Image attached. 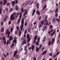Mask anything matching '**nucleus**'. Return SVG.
Listing matches in <instances>:
<instances>
[{"label":"nucleus","mask_w":60,"mask_h":60,"mask_svg":"<svg viewBox=\"0 0 60 60\" xmlns=\"http://www.w3.org/2000/svg\"><path fill=\"white\" fill-rule=\"evenodd\" d=\"M21 23L22 24L21 25L20 28L21 31H22V30H23V26H24V18L22 19Z\"/></svg>","instance_id":"nucleus-1"},{"label":"nucleus","mask_w":60,"mask_h":60,"mask_svg":"<svg viewBox=\"0 0 60 60\" xmlns=\"http://www.w3.org/2000/svg\"><path fill=\"white\" fill-rule=\"evenodd\" d=\"M27 41L28 43L30 41V38L29 37V34H27Z\"/></svg>","instance_id":"nucleus-2"},{"label":"nucleus","mask_w":60,"mask_h":60,"mask_svg":"<svg viewBox=\"0 0 60 60\" xmlns=\"http://www.w3.org/2000/svg\"><path fill=\"white\" fill-rule=\"evenodd\" d=\"M14 19V17L13 15L12 14L10 17V19L11 20H13Z\"/></svg>","instance_id":"nucleus-3"},{"label":"nucleus","mask_w":60,"mask_h":60,"mask_svg":"<svg viewBox=\"0 0 60 60\" xmlns=\"http://www.w3.org/2000/svg\"><path fill=\"white\" fill-rule=\"evenodd\" d=\"M19 13H18L17 14L15 12H14L13 13V15L15 17L16 16L17 17L19 15Z\"/></svg>","instance_id":"nucleus-4"},{"label":"nucleus","mask_w":60,"mask_h":60,"mask_svg":"<svg viewBox=\"0 0 60 60\" xmlns=\"http://www.w3.org/2000/svg\"><path fill=\"white\" fill-rule=\"evenodd\" d=\"M17 53V51H15L14 53V57H15V55H16V54Z\"/></svg>","instance_id":"nucleus-5"},{"label":"nucleus","mask_w":60,"mask_h":60,"mask_svg":"<svg viewBox=\"0 0 60 60\" xmlns=\"http://www.w3.org/2000/svg\"><path fill=\"white\" fill-rule=\"evenodd\" d=\"M47 51L46 50L44 51L43 53H42V54L43 55H45Z\"/></svg>","instance_id":"nucleus-6"},{"label":"nucleus","mask_w":60,"mask_h":60,"mask_svg":"<svg viewBox=\"0 0 60 60\" xmlns=\"http://www.w3.org/2000/svg\"><path fill=\"white\" fill-rule=\"evenodd\" d=\"M7 0H4V3L3 4V5H5L7 3Z\"/></svg>","instance_id":"nucleus-7"},{"label":"nucleus","mask_w":60,"mask_h":60,"mask_svg":"<svg viewBox=\"0 0 60 60\" xmlns=\"http://www.w3.org/2000/svg\"><path fill=\"white\" fill-rule=\"evenodd\" d=\"M13 38L12 36H10L9 38V40L10 41H11V40H13Z\"/></svg>","instance_id":"nucleus-8"},{"label":"nucleus","mask_w":60,"mask_h":60,"mask_svg":"<svg viewBox=\"0 0 60 60\" xmlns=\"http://www.w3.org/2000/svg\"><path fill=\"white\" fill-rule=\"evenodd\" d=\"M23 40L24 42L23 41L22 42V44H23V45H24V44L25 43L26 44V40H25V39H23Z\"/></svg>","instance_id":"nucleus-9"},{"label":"nucleus","mask_w":60,"mask_h":60,"mask_svg":"<svg viewBox=\"0 0 60 60\" xmlns=\"http://www.w3.org/2000/svg\"><path fill=\"white\" fill-rule=\"evenodd\" d=\"M37 39V35H36L35 36L34 38V40L36 41Z\"/></svg>","instance_id":"nucleus-10"},{"label":"nucleus","mask_w":60,"mask_h":60,"mask_svg":"<svg viewBox=\"0 0 60 60\" xmlns=\"http://www.w3.org/2000/svg\"><path fill=\"white\" fill-rule=\"evenodd\" d=\"M15 1L12 2L11 3L12 4V5L13 6H14L15 5Z\"/></svg>","instance_id":"nucleus-11"},{"label":"nucleus","mask_w":60,"mask_h":60,"mask_svg":"<svg viewBox=\"0 0 60 60\" xmlns=\"http://www.w3.org/2000/svg\"><path fill=\"white\" fill-rule=\"evenodd\" d=\"M46 5H45L43 7V8L42 9V11H43V10L45 9V8L46 7Z\"/></svg>","instance_id":"nucleus-12"},{"label":"nucleus","mask_w":60,"mask_h":60,"mask_svg":"<svg viewBox=\"0 0 60 60\" xmlns=\"http://www.w3.org/2000/svg\"><path fill=\"white\" fill-rule=\"evenodd\" d=\"M15 58L16 59H18L19 57V55H15Z\"/></svg>","instance_id":"nucleus-13"},{"label":"nucleus","mask_w":60,"mask_h":60,"mask_svg":"<svg viewBox=\"0 0 60 60\" xmlns=\"http://www.w3.org/2000/svg\"><path fill=\"white\" fill-rule=\"evenodd\" d=\"M35 12V9H34L33 11V13L32 14V15H34V13Z\"/></svg>","instance_id":"nucleus-14"},{"label":"nucleus","mask_w":60,"mask_h":60,"mask_svg":"<svg viewBox=\"0 0 60 60\" xmlns=\"http://www.w3.org/2000/svg\"><path fill=\"white\" fill-rule=\"evenodd\" d=\"M34 45H32L31 47V49L32 51H33V50H34Z\"/></svg>","instance_id":"nucleus-15"},{"label":"nucleus","mask_w":60,"mask_h":60,"mask_svg":"<svg viewBox=\"0 0 60 60\" xmlns=\"http://www.w3.org/2000/svg\"><path fill=\"white\" fill-rule=\"evenodd\" d=\"M39 48L38 47H37L36 48V51L37 52H38V51H39Z\"/></svg>","instance_id":"nucleus-16"},{"label":"nucleus","mask_w":60,"mask_h":60,"mask_svg":"<svg viewBox=\"0 0 60 60\" xmlns=\"http://www.w3.org/2000/svg\"><path fill=\"white\" fill-rule=\"evenodd\" d=\"M52 44H53L55 40V39L54 38L52 39Z\"/></svg>","instance_id":"nucleus-17"},{"label":"nucleus","mask_w":60,"mask_h":60,"mask_svg":"<svg viewBox=\"0 0 60 60\" xmlns=\"http://www.w3.org/2000/svg\"><path fill=\"white\" fill-rule=\"evenodd\" d=\"M39 5L38 3H37V8L38 9L39 8Z\"/></svg>","instance_id":"nucleus-18"},{"label":"nucleus","mask_w":60,"mask_h":60,"mask_svg":"<svg viewBox=\"0 0 60 60\" xmlns=\"http://www.w3.org/2000/svg\"><path fill=\"white\" fill-rule=\"evenodd\" d=\"M6 33H7L8 35H10L11 34V32L10 31H8L6 32Z\"/></svg>","instance_id":"nucleus-19"},{"label":"nucleus","mask_w":60,"mask_h":60,"mask_svg":"<svg viewBox=\"0 0 60 60\" xmlns=\"http://www.w3.org/2000/svg\"><path fill=\"white\" fill-rule=\"evenodd\" d=\"M55 31H54L52 33V34H50V35H51V36H52L55 33Z\"/></svg>","instance_id":"nucleus-20"},{"label":"nucleus","mask_w":60,"mask_h":60,"mask_svg":"<svg viewBox=\"0 0 60 60\" xmlns=\"http://www.w3.org/2000/svg\"><path fill=\"white\" fill-rule=\"evenodd\" d=\"M37 13V14L39 15L40 14V12L38 11H36Z\"/></svg>","instance_id":"nucleus-21"},{"label":"nucleus","mask_w":60,"mask_h":60,"mask_svg":"<svg viewBox=\"0 0 60 60\" xmlns=\"http://www.w3.org/2000/svg\"><path fill=\"white\" fill-rule=\"evenodd\" d=\"M18 6L17 5H16L15 7V9L16 10H18Z\"/></svg>","instance_id":"nucleus-22"},{"label":"nucleus","mask_w":60,"mask_h":60,"mask_svg":"<svg viewBox=\"0 0 60 60\" xmlns=\"http://www.w3.org/2000/svg\"><path fill=\"white\" fill-rule=\"evenodd\" d=\"M16 28L18 30V31H19V27L18 26H16Z\"/></svg>","instance_id":"nucleus-23"},{"label":"nucleus","mask_w":60,"mask_h":60,"mask_svg":"<svg viewBox=\"0 0 60 60\" xmlns=\"http://www.w3.org/2000/svg\"><path fill=\"white\" fill-rule=\"evenodd\" d=\"M15 42V44H16L17 43V40H14L13 41V42Z\"/></svg>","instance_id":"nucleus-24"},{"label":"nucleus","mask_w":60,"mask_h":60,"mask_svg":"<svg viewBox=\"0 0 60 60\" xmlns=\"http://www.w3.org/2000/svg\"><path fill=\"white\" fill-rule=\"evenodd\" d=\"M53 30H51L50 32L49 31V34H50V33H51V32H53Z\"/></svg>","instance_id":"nucleus-25"},{"label":"nucleus","mask_w":60,"mask_h":60,"mask_svg":"<svg viewBox=\"0 0 60 60\" xmlns=\"http://www.w3.org/2000/svg\"><path fill=\"white\" fill-rule=\"evenodd\" d=\"M35 45H39V44L37 41H36L35 43Z\"/></svg>","instance_id":"nucleus-26"},{"label":"nucleus","mask_w":60,"mask_h":60,"mask_svg":"<svg viewBox=\"0 0 60 60\" xmlns=\"http://www.w3.org/2000/svg\"><path fill=\"white\" fill-rule=\"evenodd\" d=\"M27 48V46H26L25 47V48L24 49V51H26L27 50V49H26V48Z\"/></svg>","instance_id":"nucleus-27"},{"label":"nucleus","mask_w":60,"mask_h":60,"mask_svg":"<svg viewBox=\"0 0 60 60\" xmlns=\"http://www.w3.org/2000/svg\"><path fill=\"white\" fill-rule=\"evenodd\" d=\"M4 29L3 28H2L1 30V32H4Z\"/></svg>","instance_id":"nucleus-28"},{"label":"nucleus","mask_w":60,"mask_h":60,"mask_svg":"<svg viewBox=\"0 0 60 60\" xmlns=\"http://www.w3.org/2000/svg\"><path fill=\"white\" fill-rule=\"evenodd\" d=\"M48 24V21H47L45 23V26H47Z\"/></svg>","instance_id":"nucleus-29"},{"label":"nucleus","mask_w":60,"mask_h":60,"mask_svg":"<svg viewBox=\"0 0 60 60\" xmlns=\"http://www.w3.org/2000/svg\"><path fill=\"white\" fill-rule=\"evenodd\" d=\"M20 19H19L18 20V24H19V22H20Z\"/></svg>","instance_id":"nucleus-30"},{"label":"nucleus","mask_w":60,"mask_h":60,"mask_svg":"<svg viewBox=\"0 0 60 60\" xmlns=\"http://www.w3.org/2000/svg\"><path fill=\"white\" fill-rule=\"evenodd\" d=\"M4 45H5L6 44V40L5 39V41H4Z\"/></svg>","instance_id":"nucleus-31"},{"label":"nucleus","mask_w":60,"mask_h":60,"mask_svg":"<svg viewBox=\"0 0 60 60\" xmlns=\"http://www.w3.org/2000/svg\"><path fill=\"white\" fill-rule=\"evenodd\" d=\"M2 9H0V14H1L2 13Z\"/></svg>","instance_id":"nucleus-32"},{"label":"nucleus","mask_w":60,"mask_h":60,"mask_svg":"<svg viewBox=\"0 0 60 60\" xmlns=\"http://www.w3.org/2000/svg\"><path fill=\"white\" fill-rule=\"evenodd\" d=\"M21 31H19V35L20 36H21Z\"/></svg>","instance_id":"nucleus-33"},{"label":"nucleus","mask_w":60,"mask_h":60,"mask_svg":"<svg viewBox=\"0 0 60 60\" xmlns=\"http://www.w3.org/2000/svg\"><path fill=\"white\" fill-rule=\"evenodd\" d=\"M27 33V30L26 29L24 32V34H26Z\"/></svg>","instance_id":"nucleus-34"},{"label":"nucleus","mask_w":60,"mask_h":60,"mask_svg":"<svg viewBox=\"0 0 60 60\" xmlns=\"http://www.w3.org/2000/svg\"><path fill=\"white\" fill-rule=\"evenodd\" d=\"M56 20L58 22V23H59V22L60 21V19H56Z\"/></svg>","instance_id":"nucleus-35"},{"label":"nucleus","mask_w":60,"mask_h":60,"mask_svg":"<svg viewBox=\"0 0 60 60\" xmlns=\"http://www.w3.org/2000/svg\"><path fill=\"white\" fill-rule=\"evenodd\" d=\"M13 30V28L12 27L11 28V32H12Z\"/></svg>","instance_id":"nucleus-36"},{"label":"nucleus","mask_w":60,"mask_h":60,"mask_svg":"<svg viewBox=\"0 0 60 60\" xmlns=\"http://www.w3.org/2000/svg\"><path fill=\"white\" fill-rule=\"evenodd\" d=\"M56 54H55L53 55V58H54L56 57Z\"/></svg>","instance_id":"nucleus-37"},{"label":"nucleus","mask_w":60,"mask_h":60,"mask_svg":"<svg viewBox=\"0 0 60 60\" xmlns=\"http://www.w3.org/2000/svg\"><path fill=\"white\" fill-rule=\"evenodd\" d=\"M11 24V21H9L8 22V25H10Z\"/></svg>","instance_id":"nucleus-38"},{"label":"nucleus","mask_w":60,"mask_h":60,"mask_svg":"<svg viewBox=\"0 0 60 60\" xmlns=\"http://www.w3.org/2000/svg\"><path fill=\"white\" fill-rule=\"evenodd\" d=\"M3 3V2H2L0 1V4L1 6H2Z\"/></svg>","instance_id":"nucleus-39"},{"label":"nucleus","mask_w":60,"mask_h":60,"mask_svg":"<svg viewBox=\"0 0 60 60\" xmlns=\"http://www.w3.org/2000/svg\"><path fill=\"white\" fill-rule=\"evenodd\" d=\"M9 40H8V41H7V43L6 45H8L9 44Z\"/></svg>","instance_id":"nucleus-40"},{"label":"nucleus","mask_w":60,"mask_h":60,"mask_svg":"<svg viewBox=\"0 0 60 60\" xmlns=\"http://www.w3.org/2000/svg\"><path fill=\"white\" fill-rule=\"evenodd\" d=\"M2 40H4L5 41V40H6L5 39V37H3L2 38Z\"/></svg>","instance_id":"nucleus-41"},{"label":"nucleus","mask_w":60,"mask_h":60,"mask_svg":"<svg viewBox=\"0 0 60 60\" xmlns=\"http://www.w3.org/2000/svg\"><path fill=\"white\" fill-rule=\"evenodd\" d=\"M52 25H50V29H51L52 28Z\"/></svg>","instance_id":"nucleus-42"},{"label":"nucleus","mask_w":60,"mask_h":60,"mask_svg":"<svg viewBox=\"0 0 60 60\" xmlns=\"http://www.w3.org/2000/svg\"><path fill=\"white\" fill-rule=\"evenodd\" d=\"M14 46V45L13 44H12V46H11V48H12Z\"/></svg>","instance_id":"nucleus-43"},{"label":"nucleus","mask_w":60,"mask_h":60,"mask_svg":"<svg viewBox=\"0 0 60 60\" xmlns=\"http://www.w3.org/2000/svg\"><path fill=\"white\" fill-rule=\"evenodd\" d=\"M33 60H36V58L35 57H33Z\"/></svg>","instance_id":"nucleus-44"},{"label":"nucleus","mask_w":60,"mask_h":60,"mask_svg":"<svg viewBox=\"0 0 60 60\" xmlns=\"http://www.w3.org/2000/svg\"><path fill=\"white\" fill-rule=\"evenodd\" d=\"M40 39V38H38V43L39 42Z\"/></svg>","instance_id":"nucleus-45"},{"label":"nucleus","mask_w":60,"mask_h":60,"mask_svg":"<svg viewBox=\"0 0 60 60\" xmlns=\"http://www.w3.org/2000/svg\"><path fill=\"white\" fill-rule=\"evenodd\" d=\"M58 8H57L56 10H55V12L56 13L57 12V11H58Z\"/></svg>","instance_id":"nucleus-46"},{"label":"nucleus","mask_w":60,"mask_h":60,"mask_svg":"<svg viewBox=\"0 0 60 60\" xmlns=\"http://www.w3.org/2000/svg\"><path fill=\"white\" fill-rule=\"evenodd\" d=\"M51 41H49V45H51Z\"/></svg>","instance_id":"nucleus-47"},{"label":"nucleus","mask_w":60,"mask_h":60,"mask_svg":"<svg viewBox=\"0 0 60 60\" xmlns=\"http://www.w3.org/2000/svg\"><path fill=\"white\" fill-rule=\"evenodd\" d=\"M21 11L22 12H24V10L23 9V8H22L21 9Z\"/></svg>","instance_id":"nucleus-48"},{"label":"nucleus","mask_w":60,"mask_h":60,"mask_svg":"<svg viewBox=\"0 0 60 60\" xmlns=\"http://www.w3.org/2000/svg\"><path fill=\"white\" fill-rule=\"evenodd\" d=\"M13 9L12 8H11V9H10V11L11 12L13 10Z\"/></svg>","instance_id":"nucleus-49"},{"label":"nucleus","mask_w":60,"mask_h":60,"mask_svg":"<svg viewBox=\"0 0 60 60\" xmlns=\"http://www.w3.org/2000/svg\"><path fill=\"white\" fill-rule=\"evenodd\" d=\"M25 26H27V23L25 22L24 23Z\"/></svg>","instance_id":"nucleus-50"},{"label":"nucleus","mask_w":60,"mask_h":60,"mask_svg":"<svg viewBox=\"0 0 60 60\" xmlns=\"http://www.w3.org/2000/svg\"><path fill=\"white\" fill-rule=\"evenodd\" d=\"M22 14V13L21 12H19V15H21Z\"/></svg>","instance_id":"nucleus-51"},{"label":"nucleus","mask_w":60,"mask_h":60,"mask_svg":"<svg viewBox=\"0 0 60 60\" xmlns=\"http://www.w3.org/2000/svg\"><path fill=\"white\" fill-rule=\"evenodd\" d=\"M42 47V45L41 44L40 46H39V49H40V48H41Z\"/></svg>","instance_id":"nucleus-52"},{"label":"nucleus","mask_w":60,"mask_h":60,"mask_svg":"<svg viewBox=\"0 0 60 60\" xmlns=\"http://www.w3.org/2000/svg\"><path fill=\"white\" fill-rule=\"evenodd\" d=\"M3 22L2 21V22L1 23V26H2L3 25Z\"/></svg>","instance_id":"nucleus-53"},{"label":"nucleus","mask_w":60,"mask_h":60,"mask_svg":"<svg viewBox=\"0 0 60 60\" xmlns=\"http://www.w3.org/2000/svg\"><path fill=\"white\" fill-rule=\"evenodd\" d=\"M55 20L54 18H53L52 19V22H53V21H54Z\"/></svg>","instance_id":"nucleus-54"},{"label":"nucleus","mask_w":60,"mask_h":60,"mask_svg":"<svg viewBox=\"0 0 60 60\" xmlns=\"http://www.w3.org/2000/svg\"><path fill=\"white\" fill-rule=\"evenodd\" d=\"M27 29L28 30V32L29 33L30 32V30L29 29H30L29 28H27Z\"/></svg>","instance_id":"nucleus-55"},{"label":"nucleus","mask_w":60,"mask_h":60,"mask_svg":"<svg viewBox=\"0 0 60 60\" xmlns=\"http://www.w3.org/2000/svg\"><path fill=\"white\" fill-rule=\"evenodd\" d=\"M18 34V32L16 31L15 32V34L16 35H17Z\"/></svg>","instance_id":"nucleus-56"},{"label":"nucleus","mask_w":60,"mask_h":60,"mask_svg":"<svg viewBox=\"0 0 60 60\" xmlns=\"http://www.w3.org/2000/svg\"><path fill=\"white\" fill-rule=\"evenodd\" d=\"M58 14L57 13H56V14L55 15L56 17H57L58 16Z\"/></svg>","instance_id":"nucleus-57"},{"label":"nucleus","mask_w":60,"mask_h":60,"mask_svg":"<svg viewBox=\"0 0 60 60\" xmlns=\"http://www.w3.org/2000/svg\"><path fill=\"white\" fill-rule=\"evenodd\" d=\"M27 53V51H25V52L24 53L25 54H26Z\"/></svg>","instance_id":"nucleus-58"},{"label":"nucleus","mask_w":60,"mask_h":60,"mask_svg":"<svg viewBox=\"0 0 60 60\" xmlns=\"http://www.w3.org/2000/svg\"><path fill=\"white\" fill-rule=\"evenodd\" d=\"M43 23H44V22H43V21H42L41 23V25H43Z\"/></svg>","instance_id":"nucleus-59"},{"label":"nucleus","mask_w":60,"mask_h":60,"mask_svg":"<svg viewBox=\"0 0 60 60\" xmlns=\"http://www.w3.org/2000/svg\"><path fill=\"white\" fill-rule=\"evenodd\" d=\"M59 52H57L56 53V55H59Z\"/></svg>","instance_id":"nucleus-60"},{"label":"nucleus","mask_w":60,"mask_h":60,"mask_svg":"<svg viewBox=\"0 0 60 60\" xmlns=\"http://www.w3.org/2000/svg\"><path fill=\"white\" fill-rule=\"evenodd\" d=\"M16 1L15 4H16L18 3V0H15Z\"/></svg>","instance_id":"nucleus-61"},{"label":"nucleus","mask_w":60,"mask_h":60,"mask_svg":"<svg viewBox=\"0 0 60 60\" xmlns=\"http://www.w3.org/2000/svg\"><path fill=\"white\" fill-rule=\"evenodd\" d=\"M36 41V40H34V41H33V43L34 44L35 43V42Z\"/></svg>","instance_id":"nucleus-62"},{"label":"nucleus","mask_w":60,"mask_h":60,"mask_svg":"<svg viewBox=\"0 0 60 60\" xmlns=\"http://www.w3.org/2000/svg\"><path fill=\"white\" fill-rule=\"evenodd\" d=\"M41 25L40 24L39 26V27H41Z\"/></svg>","instance_id":"nucleus-63"},{"label":"nucleus","mask_w":60,"mask_h":60,"mask_svg":"<svg viewBox=\"0 0 60 60\" xmlns=\"http://www.w3.org/2000/svg\"><path fill=\"white\" fill-rule=\"evenodd\" d=\"M41 16H40L39 19V20H41Z\"/></svg>","instance_id":"nucleus-64"}]
</instances>
